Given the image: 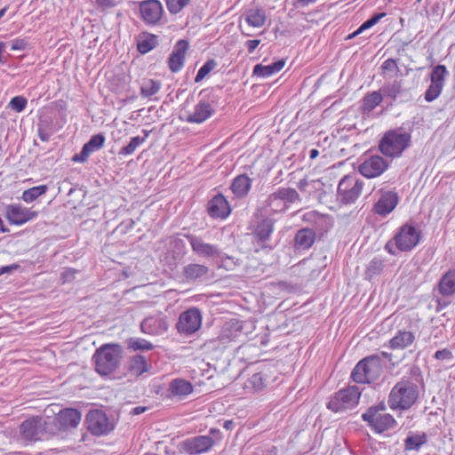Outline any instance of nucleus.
<instances>
[{"mask_svg":"<svg viewBox=\"0 0 455 455\" xmlns=\"http://www.w3.org/2000/svg\"><path fill=\"white\" fill-rule=\"evenodd\" d=\"M243 18L250 27L255 28H262L267 20L266 11L262 8H250L243 14Z\"/></svg>","mask_w":455,"mask_h":455,"instance_id":"a878e982","label":"nucleus"},{"mask_svg":"<svg viewBox=\"0 0 455 455\" xmlns=\"http://www.w3.org/2000/svg\"><path fill=\"white\" fill-rule=\"evenodd\" d=\"M411 135L403 129L388 131L379 141V151L387 157H397L410 147Z\"/></svg>","mask_w":455,"mask_h":455,"instance_id":"f257e3e1","label":"nucleus"},{"mask_svg":"<svg viewBox=\"0 0 455 455\" xmlns=\"http://www.w3.org/2000/svg\"><path fill=\"white\" fill-rule=\"evenodd\" d=\"M208 212L212 218L225 219L230 212V206L224 196L219 194L208 203Z\"/></svg>","mask_w":455,"mask_h":455,"instance_id":"4be33fe9","label":"nucleus"},{"mask_svg":"<svg viewBox=\"0 0 455 455\" xmlns=\"http://www.w3.org/2000/svg\"><path fill=\"white\" fill-rule=\"evenodd\" d=\"M381 196L374 204V212L378 215L387 216L394 211L398 204L399 197L395 191L379 190Z\"/></svg>","mask_w":455,"mask_h":455,"instance_id":"f3484780","label":"nucleus"},{"mask_svg":"<svg viewBox=\"0 0 455 455\" xmlns=\"http://www.w3.org/2000/svg\"><path fill=\"white\" fill-rule=\"evenodd\" d=\"M319 155V151L317 149H311L310 152H309V156L311 159H315Z\"/></svg>","mask_w":455,"mask_h":455,"instance_id":"338daca9","label":"nucleus"},{"mask_svg":"<svg viewBox=\"0 0 455 455\" xmlns=\"http://www.w3.org/2000/svg\"><path fill=\"white\" fill-rule=\"evenodd\" d=\"M143 141L144 139L140 138V136L132 138L127 146L120 149L119 155L127 156L132 154Z\"/></svg>","mask_w":455,"mask_h":455,"instance_id":"09e8293b","label":"nucleus"},{"mask_svg":"<svg viewBox=\"0 0 455 455\" xmlns=\"http://www.w3.org/2000/svg\"><path fill=\"white\" fill-rule=\"evenodd\" d=\"M95 371L101 376L114 372V345L105 344L96 350L93 355Z\"/></svg>","mask_w":455,"mask_h":455,"instance_id":"6e6552de","label":"nucleus"},{"mask_svg":"<svg viewBox=\"0 0 455 455\" xmlns=\"http://www.w3.org/2000/svg\"><path fill=\"white\" fill-rule=\"evenodd\" d=\"M434 357L437 360H451L452 358V353L445 348L436 351Z\"/></svg>","mask_w":455,"mask_h":455,"instance_id":"5fc2aeb1","label":"nucleus"},{"mask_svg":"<svg viewBox=\"0 0 455 455\" xmlns=\"http://www.w3.org/2000/svg\"><path fill=\"white\" fill-rule=\"evenodd\" d=\"M161 87L162 84L159 81L145 79L140 86V94L144 98H152L160 91Z\"/></svg>","mask_w":455,"mask_h":455,"instance_id":"4c0bfd02","label":"nucleus"},{"mask_svg":"<svg viewBox=\"0 0 455 455\" xmlns=\"http://www.w3.org/2000/svg\"><path fill=\"white\" fill-rule=\"evenodd\" d=\"M76 274V270L73 268H68L65 269L64 272L61 274V278L63 282H71L74 280Z\"/></svg>","mask_w":455,"mask_h":455,"instance_id":"6e6d98bb","label":"nucleus"},{"mask_svg":"<svg viewBox=\"0 0 455 455\" xmlns=\"http://www.w3.org/2000/svg\"><path fill=\"white\" fill-rule=\"evenodd\" d=\"M209 272V268L201 264H188L184 267L183 275L188 282L201 280Z\"/></svg>","mask_w":455,"mask_h":455,"instance_id":"c756f323","label":"nucleus"},{"mask_svg":"<svg viewBox=\"0 0 455 455\" xmlns=\"http://www.w3.org/2000/svg\"><path fill=\"white\" fill-rule=\"evenodd\" d=\"M28 104V100L23 96H15L10 102L9 107L15 112L20 113L23 111Z\"/></svg>","mask_w":455,"mask_h":455,"instance_id":"8fccbe9b","label":"nucleus"},{"mask_svg":"<svg viewBox=\"0 0 455 455\" xmlns=\"http://www.w3.org/2000/svg\"><path fill=\"white\" fill-rule=\"evenodd\" d=\"M147 407L145 406H137L135 408H133L131 411H130V414L132 415H140L143 412H145L147 411Z\"/></svg>","mask_w":455,"mask_h":455,"instance_id":"e2e57ef3","label":"nucleus"},{"mask_svg":"<svg viewBox=\"0 0 455 455\" xmlns=\"http://www.w3.org/2000/svg\"><path fill=\"white\" fill-rule=\"evenodd\" d=\"M383 267V261L380 259L374 258L367 267V275L371 277L380 273Z\"/></svg>","mask_w":455,"mask_h":455,"instance_id":"3c124183","label":"nucleus"},{"mask_svg":"<svg viewBox=\"0 0 455 455\" xmlns=\"http://www.w3.org/2000/svg\"><path fill=\"white\" fill-rule=\"evenodd\" d=\"M274 230V220L267 218L260 221L254 231L255 236L261 242L267 241Z\"/></svg>","mask_w":455,"mask_h":455,"instance_id":"e433bc0d","label":"nucleus"},{"mask_svg":"<svg viewBox=\"0 0 455 455\" xmlns=\"http://www.w3.org/2000/svg\"><path fill=\"white\" fill-rule=\"evenodd\" d=\"M233 425H234V422L232 420H227L225 423H224V427L226 429H231L233 427Z\"/></svg>","mask_w":455,"mask_h":455,"instance_id":"774afa93","label":"nucleus"},{"mask_svg":"<svg viewBox=\"0 0 455 455\" xmlns=\"http://www.w3.org/2000/svg\"><path fill=\"white\" fill-rule=\"evenodd\" d=\"M214 112L213 107L205 100H200L191 113H188L187 122L201 124L207 120Z\"/></svg>","mask_w":455,"mask_h":455,"instance_id":"5701e85b","label":"nucleus"},{"mask_svg":"<svg viewBox=\"0 0 455 455\" xmlns=\"http://www.w3.org/2000/svg\"><path fill=\"white\" fill-rule=\"evenodd\" d=\"M360 395L359 388L355 386L341 389L328 402L327 408L334 412L351 409L358 403Z\"/></svg>","mask_w":455,"mask_h":455,"instance_id":"0eeeda50","label":"nucleus"},{"mask_svg":"<svg viewBox=\"0 0 455 455\" xmlns=\"http://www.w3.org/2000/svg\"><path fill=\"white\" fill-rule=\"evenodd\" d=\"M217 67V62L214 60H207L198 70L195 82H201L212 70Z\"/></svg>","mask_w":455,"mask_h":455,"instance_id":"a18cd8bd","label":"nucleus"},{"mask_svg":"<svg viewBox=\"0 0 455 455\" xmlns=\"http://www.w3.org/2000/svg\"><path fill=\"white\" fill-rule=\"evenodd\" d=\"M402 91L401 84L397 81L393 83L386 84L380 89L382 96L388 97L392 100H395Z\"/></svg>","mask_w":455,"mask_h":455,"instance_id":"37998d69","label":"nucleus"},{"mask_svg":"<svg viewBox=\"0 0 455 455\" xmlns=\"http://www.w3.org/2000/svg\"><path fill=\"white\" fill-rule=\"evenodd\" d=\"M419 396L418 386L409 380H402L392 388L387 403L392 410H408Z\"/></svg>","mask_w":455,"mask_h":455,"instance_id":"f03ea898","label":"nucleus"},{"mask_svg":"<svg viewBox=\"0 0 455 455\" xmlns=\"http://www.w3.org/2000/svg\"><path fill=\"white\" fill-rule=\"evenodd\" d=\"M382 371L381 359L373 355L362 359L351 373L352 379L360 384L371 383L379 379Z\"/></svg>","mask_w":455,"mask_h":455,"instance_id":"7ed1b4c3","label":"nucleus"},{"mask_svg":"<svg viewBox=\"0 0 455 455\" xmlns=\"http://www.w3.org/2000/svg\"><path fill=\"white\" fill-rule=\"evenodd\" d=\"M275 192L277 193L279 198H281L286 205L287 204H294L300 201L299 194L295 188H279L275 190Z\"/></svg>","mask_w":455,"mask_h":455,"instance_id":"58836bf2","label":"nucleus"},{"mask_svg":"<svg viewBox=\"0 0 455 455\" xmlns=\"http://www.w3.org/2000/svg\"><path fill=\"white\" fill-rule=\"evenodd\" d=\"M371 27H372L371 21H370V20H366L365 22H363V23L359 27V28H358L356 31H355L354 33H352L351 35H349V36H347V38H353L354 36H357V35L361 34L363 30L368 29V28H371Z\"/></svg>","mask_w":455,"mask_h":455,"instance_id":"4d7b16f0","label":"nucleus"},{"mask_svg":"<svg viewBox=\"0 0 455 455\" xmlns=\"http://www.w3.org/2000/svg\"><path fill=\"white\" fill-rule=\"evenodd\" d=\"M264 208L267 213H277L286 211L288 205L279 198L277 193L275 191L267 196L265 201Z\"/></svg>","mask_w":455,"mask_h":455,"instance_id":"2f4dec72","label":"nucleus"},{"mask_svg":"<svg viewBox=\"0 0 455 455\" xmlns=\"http://www.w3.org/2000/svg\"><path fill=\"white\" fill-rule=\"evenodd\" d=\"M188 47L189 44L187 40L181 39L176 43L168 60L169 68L172 72L176 73L181 69Z\"/></svg>","mask_w":455,"mask_h":455,"instance_id":"aec40b11","label":"nucleus"},{"mask_svg":"<svg viewBox=\"0 0 455 455\" xmlns=\"http://www.w3.org/2000/svg\"><path fill=\"white\" fill-rule=\"evenodd\" d=\"M364 182L355 175H345L338 186V198L343 204L354 203L361 195Z\"/></svg>","mask_w":455,"mask_h":455,"instance_id":"423d86ee","label":"nucleus"},{"mask_svg":"<svg viewBox=\"0 0 455 455\" xmlns=\"http://www.w3.org/2000/svg\"><path fill=\"white\" fill-rule=\"evenodd\" d=\"M97 2L100 5L105 7L111 6V0H97Z\"/></svg>","mask_w":455,"mask_h":455,"instance_id":"69168bd1","label":"nucleus"},{"mask_svg":"<svg viewBox=\"0 0 455 455\" xmlns=\"http://www.w3.org/2000/svg\"><path fill=\"white\" fill-rule=\"evenodd\" d=\"M389 164L390 162L380 156H370L360 164L358 171L363 176L372 179L380 176L388 168Z\"/></svg>","mask_w":455,"mask_h":455,"instance_id":"ddd939ff","label":"nucleus"},{"mask_svg":"<svg viewBox=\"0 0 455 455\" xmlns=\"http://www.w3.org/2000/svg\"><path fill=\"white\" fill-rule=\"evenodd\" d=\"M28 43L25 39L16 38L11 42L12 51H23L26 49Z\"/></svg>","mask_w":455,"mask_h":455,"instance_id":"864d4df0","label":"nucleus"},{"mask_svg":"<svg viewBox=\"0 0 455 455\" xmlns=\"http://www.w3.org/2000/svg\"><path fill=\"white\" fill-rule=\"evenodd\" d=\"M243 323L237 319H230L227 321L217 338L219 345L226 347L228 343L235 341L242 335Z\"/></svg>","mask_w":455,"mask_h":455,"instance_id":"2eb2a0df","label":"nucleus"},{"mask_svg":"<svg viewBox=\"0 0 455 455\" xmlns=\"http://www.w3.org/2000/svg\"><path fill=\"white\" fill-rule=\"evenodd\" d=\"M385 411L386 404L381 402L377 405L368 408L362 415V418L375 432L383 433L393 428L396 424L394 417L385 413Z\"/></svg>","mask_w":455,"mask_h":455,"instance_id":"39448f33","label":"nucleus"},{"mask_svg":"<svg viewBox=\"0 0 455 455\" xmlns=\"http://www.w3.org/2000/svg\"><path fill=\"white\" fill-rule=\"evenodd\" d=\"M448 70L443 65H437L431 72V84L425 92V100L432 102L441 94Z\"/></svg>","mask_w":455,"mask_h":455,"instance_id":"f8f14e48","label":"nucleus"},{"mask_svg":"<svg viewBox=\"0 0 455 455\" xmlns=\"http://www.w3.org/2000/svg\"><path fill=\"white\" fill-rule=\"evenodd\" d=\"M383 96L380 92H372L367 94L363 100V111H371L382 101Z\"/></svg>","mask_w":455,"mask_h":455,"instance_id":"ea45409f","label":"nucleus"},{"mask_svg":"<svg viewBox=\"0 0 455 455\" xmlns=\"http://www.w3.org/2000/svg\"><path fill=\"white\" fill-rule=\"evenodd\" d=\"M168 327L166 319L160 315L148 316L140 323L141 331L148 335H162L167 331Z\"/></svg>","mask_w":455,"mask_h":455,"instance_id":"412c9836","label":"nucleus"},{"mask_svg":"<svg viewBox=\"0 0 455 455\" xmlns=\"http://www.w3.org/2000/svg\"><path fill=\"white\" fill-rule=\"evenodd\" d=\"M140 15L149 25L156 24L163 16V6L158 0L143 1L140 4Z\"/></svg>","mask_w":455,"mask_h":455,"instance_id":"dca6fc26","label":"nucleus"},{"mask_svg":"<svg viewBox=\"0 0 455 455\" xmlns=\"http://www.w3.org/2000/svg\"><path fill=\"white\" fill-rule=\"evenodd\" d=\"M158 43L157 36L152 34L140 35L137 39L138 51L142 53H148L153 50Z\"/></svg>","mask_w":455,"mask_h":455,"instance_id":"c9c22d12","label":"nucleus"},{"mask_svg":"<svg viewBox=\"0 0 455 455\" xmlns=\"http://www.w3.org/2000/svg\"><path fill=\"white\" fill-rule=\"evenodd\" d=\"M127 346L129 348H132V350L134 351H137V350H151L154 348V345L144 339H140V338H131L127 340Z\"/></svg>","mask_w":455,"mask_h":455,"instance_id":"c03bdc74","label":"nucleus"},{"mask_svg":"<svg viewBox=\"0 0 455 455\" xmlns=\"http://www.w3.org/2000/svg\"><path fill=\"white\" fill-rule=\"evenodd\" d=\"M439 291L443 296L455 293V270L447 272L439 282Z\"/></svg>","mask_w":455,"mask_h":455,"instance_id":"f704fd0d","label":"nucleus"},{"mask_svg":"<svg viewBox=\"0 0 455 455\" xmlns=\"http://www.w3.org/2000/svg\"><path fill=\"white\" fill-rule=\"evenodd\" d=\"M426 441L425 435L409 436L405 440V447L408 450H418Z\"/></svg>","mask_w":455,"mask_h":455,"instance_id":"de8ad7c7","label":"nucleus"},{"mask_svg":"<svg viewBox=\"0 0 455 455\" xmlns=\"http://www.w3.org/2000/svg\"><path fill=\"white\" fill-rule=\"evenodd\" d=\"M33 212L20 204H10L6 207V218L12 224L22 225L36 217Z\"/></svg>","mask_w":455,"mask_h":455,"instance_id":"6ab92c4d","label":"nucleus"},{"mask_svg":"<svg viewBox=\"0 0 455 455\" xmlns=\"http://www.w3.org/2000/svg\"><path fill=\"white\" fill-rule=\"evenodd\" d=\"M169 391L172 395L185 396L192 393L193 386L188 380L176 379L170 383Z\"/></svg>","mask_w":455,"mask_h":455,"instance_id":"72a5a7b5","label":"nucleus"},{"mask_svg":"<svg viewBox=\"0 0 455 455\" xmlns=\"http://www.w3.org/2000/svg\"><path fill=\"white\" fill-rule=\"evenodd\" d=\"M105 141V138L101 134L92 136L90 140L84 144L82 151L73 156L74 162L84 163L87 160L91 154L100 149Z\"/></svg>","mask_w":455,"mask_h":455,"instance_id":"b1692460","label":"nucleus"},{"mask_svg":"<svg viewBox=\"0 0 455 455\" xmlns=\"http://www.w3.org/2000/svg\"><path fill=\"white\" fill-rule=\"evenodd\" d=\"M251 187V180L245 174L235 177L230 186V189L235 197L245 196Z\"/></svg>","mask_w":455,"mask_h":455,"instance_id":"c85d7f7f","label":"nucleus"},{"mask_svg":"<svg viewBox=\"0 0 455 455\" xmlns=\"http://www.w3.org/2000/svg\"><path fill=\"white\" fill-rule=\"evenodd\" d=\"M316 0H295L294 6L295 7H305L311 4L315 3Z\"/></svg>","mask_w":455,"mask_h":455,"instance_id":"052dcab7","label":"nucleus"},{"mask_svg":"<svg viewBox=\"0 0 455 455\" xmlns=\"http://www.w3.org/2000/svg\"><path fill=\"white\" fill-rule=\"evenodd\" d=\"M315 240V233L310 228H302L295 235V243L301 249L310 248Z\"/></svg>","mask_w":455,"mask_h":455,"instance_id":"473e14b6","label":"nucleus"},{"mask_svg":"<svg viewBox=\"0 0 455 455\" xmlns=\"http://www.w3.org/2000/svg\"><path fill=\"white\" fill-rule=\"evenodd\" d=\"M214 444L213 439L209 435H197L180 442L178 449L180 453L197 455L208 451Z\"/></svg>","mask_w":455,"mask_h":455,"instance_id":"9d476101","label":"nucleus"},{"mask_svg":"<svg viewBox=\"0 0 455 455\" xmlns=\"http://www.w3.org/2000/svg\"><path fill=\"white\" fill-rule=\"evenodd\" d=\"M189 2L190 0H166V4L172 14H177L183 10Z\"/></svg>","mask_w":455,"mask_h":455,"instance_id":"49530a36","label":"nucleus"},{"mask_svg":"<svg viewBox=\"0 0 455 455\" xmlns=\"http://www.w3.org/2000/svg\"><path fill=\"white\" fill-rule=\"evenodd\" d=\"M193 251L200 256L212 257L218 254L219 250L217 246L204 243L202 238L193 235H187Z\"/></svg>","mask_w":455,"mask_h":455,"instance_id":"393cba45","label":"nucleus"},{"mask_svg":"<svg viewBox=\"0 0 455 455\" xmlns=\"http://www.w3.org/2000/svg\"><path fill=\"white\" fill-rule=\"evenodd\" d=\"M129 369L137 375H140L148 371L146 358L142 355H135L130 361Z\"/></svg>","mask_w":455,"mask_h":455,"instance_id":"79ce46f5","label":"nucleus"},{"mask_svg":"<svg viewBox=\"0 0 455 455\" xmlns=\"http://www.w3.org/2000/svg\"><path fill=\"white\" fill-rule=\"evenodd\" d=\"M130 82L131 76L124 72L123 74L119 75L117 83L116 82V87L119 91H127Z\"/></svg>","mask_w":455,"mask_h":455,"instance_id":"603ef678","label":"nucleus"},{"mask_svg":"<svg viewBox=\"0 0 455 455\" xmlns=\"http://www.w3.org/2000/svg\"><path fill=\"white\" fill-rule=\"evenodd\" d=\"M268 371L269 369H265L259 372L254 373L245 382V388L255 392L262 391L270 383Z\"/></svg>","mask_w":455,"mask_h":455,"instance_id":"bb28decb","label":"nucleus"},{"mask_svg":"<svg viewBox=\"0 0 455 455\" xmlns=\"http://www.w3.org/2000/svg\"><path fill=\"white\" fill-rule=\"evenodd\" d=\"M419 241V234L412 226L404 225L401 227L395 236L396 247L402 251L412 250Z\"/></svg>","mask_w":455,"mask_h":455,"instance_id":"4468645a","label":"nucleus"},{"mask_svg":"<svg viewBox=\"0 0 455 455\" xmlns=\"http://www.w3.org/2000/svg\"><path fill=\"white\" fill-rule=\"evenodd\" d=\"M19 266L17 264H12L10 266H4L0 268V275L4 273H11L12 270L17 269Z\"/></svg>","mask_w":455,"mask_h":455,"instance_id":"680f3d73","label":"nucleus"},{"mask_svg":"<svg viewBox=\"0 0 455 455\" xmlns=\"http://www.w3.org/2000/svg\"><path fill=\"white\" fill-rule=\"evenodd\" d=\"M81 413L72 408L61 410L54 419L49 420L54 429V435L58 431L66 430L70 427H76L81 421Z\"/></svg>","mask_w":455,"mask_h":455,"instance_id":"9b49d317","label":"nucleus"},{"mask_svg":"<svg viewBox=\"0 0 455 455\" xmlns=\"http://www.w3.org/2000/svg\"><path fill=\"white\" fill-rule=\"evenodd\" d=\"M85 422L89 431L95 435H103L108 431V418L102 411H91L86 416Z\"/></svg>","mask_w":455,"mask_h":455,"instance_id":"a211bd4d","label":"nucleus"},{"mask_svg":"<svg viewBox=\"0 0 455 455\" xmlns=\"http://www.w3.org/2000/svg\"><path fill=\"white\" fill-rule=\"evenodd\" d=\"M284 65V60H279L276 62L267 66L257 64L253 68V75L260 77H267L282 70Z\"/></svg>","mask_w":455,"mask_h":455,"instance_id":"7c9ffc66","label":"nucleus"},{"mask_svg":"<svg viewBox=\"0 0 455 455\" xmlns=\"http://www.w3.org/2000/svg\"><path fill=\"white\" fill-rule=\"evenodd\" d=\"M21 437L27 442H35L54 435L51 422L41 417H32L23 421L20 426Z\"/></svg>","mask_w":455,"mask_h":455,"instance_id":"20e7f679","label":"nucleus"},{"mask_svg":"<svg viewBox=\"0 0 455 455\" xmlns=\"http://www.w3.org/2000/svg\"><path fill=\"white\" fill-rule=\"evenodd\" d=\"M381 68L384 70H393L396 68V63L393 59H387L382 63Z\"/></svg>","mask_w":455,"mask_h":455,"instance_id":"bf43d9fd","label":"nucleus"},{"mask_svg":"<svg viewBox=\"0 0 455 455\" xmlns=\"http://www.w3.org/2000/svg\"><path fill=\"white\" fill-rule=\"evenodd\" d=\"M384 16H386V13L385 12H381V13H377L375 14L374 16H372L370 20V21H371V24L372 26H374L375 24H377L379 22V20L383 18Z\"/></svg>","mask_w":455,"mask_h":455,"instance_id":"0e129e2a","label":"nucleus"},{"mask_svg":"<svg viewBox=\"0 0 455 455\" xmlns=\"http://www.w3.org/2000/svg\"><path fill=\"white\" fill-rule=\"evenodd\" d=\"M47 191V186L40 185L25 190L22 193V200L26 203H32Z\"/></svg>","mask_w":455,"mask_h":455,"instance_id":"a19ab883","label":"nucleus"},{"mask_svg":"<svg viewBox=\"0 0 455 455\" xmlns=\"http://www.w3.org/2000/svg\"><path fill=\"white\" fill-rule=\"evenodd\" d=\"M415 339L413 332L405 330H400L389 340V347L392 349H405L410 347Z\"/></svg>","mask_w":455,"mask_h":455,"instance_id":"cd10ccee","label":"nucleus"},{"mask_svg":"<svg viewBox=\"0 0 455 455\" xmlns=\"http://www.w3.org/2000/svg\"><path fill=\"white\" fill-rule=\"evenodd\" d=\"M260 44V40L253 39V40H248L245 44L248 49L249 53H252L254 50L259 46Z\"/></svg>","mask_w":455,"mask_h":455,"instance_id":"13d9d810","label":"nucleus"},{"mask_svg":"<svg viewBox=\"0 0 455 455\" xmlns=\"http://www.w3.org/2000/svg\"><path fill=\"white\" fill-rule=\"evenodd\" d=\"M202 325V315L198 308L190 307L180 314L176 328L179 333L191 335Z\"/></svg>","mask_w":455,"mask_h":455,"instance_id":"1a4fd4ad","label":"nucleus"}]
</instances>
